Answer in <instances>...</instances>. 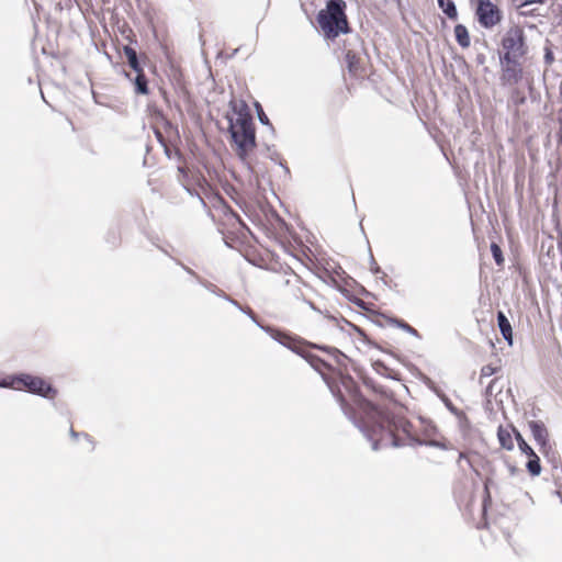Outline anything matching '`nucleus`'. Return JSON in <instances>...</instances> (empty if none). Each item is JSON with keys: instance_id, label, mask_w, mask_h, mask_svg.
I'll list each match as a JSON object with an SVG mask.
<instances>
[{"instance_id": "19", "label": "nucleus", "mask_w": 562, "mask_h": 562, "mask_svg": "<svg viewBox=\"0 0 562 562\" xmlns=\"http://www.w3.org/2000/svg\"><path fill=\"white\" fill-rule=\"evenodd\" d=\"M303 358L307 360V362L317 371H322V368L325 367V362L319 359L317 356L311 355L308 352H305L303 349V355H301Z\"/></svg>"}, {"instance_id": "5", "label": "nucleus", "mask_w": 562, "mask_h": 562, "mask_svg": "<svg viewBox=\"0 0 562 562\" xmlns=\"http://www.w3.org/2000/svg\"><path fill=\"white\" fill-rule=\"evenodd\" d=\"M123 53L127 59L128 66L135 72L134 78H132L130 74H126V77L134 83V91L137 94H148V80L144 74V69L140 65L136 50L133 47L125 45L123 47Z\"/></svg>"}, {"instance_id": "11", "label": "nucleus", "mask_w": 562, "mask_h": 562, "mask_svg": "<svg viewBox=\"0 0 562 562\" xmlns=\"http://www.w3.org/2000/svg\"><path fill=\"white\" fill-rule=\"evenodd\" d=\"M529 429L536 442L542 447L548 445V430L542 422L531 420L528 423Z\"/></svg>"}, {"instance_id": "1", "label": "nucleus", "mask_w": 562, "mask_h": 562, "mask_svg": "<svg viewBox=\"0 0 562 562\" xmlns=\"http://www.w3.org/2000/svg\"><path fill=\"white\" fill-rule=\"evenodd\" d=\"M361 417L358 427L372 442V449L391 445L400 448L404 446H427L446 450L447 446L438 440H422L412 432V424L404 417L393 416L380 409L368 401H362Z\"/></svg>"}, {"instance_id": "18", "label": "nucleus", "mask_w": 562, "mask_h": 562, "mask_svg": "<svg viewBox=\"0 0 562 562\" xmlns=\"http://www.w3.org/2000/svg\"><path fill=\"white\" fill-rule=\"evenodd\" d=\"M513 434L515 435L519 450L527 457L533 456V449L526 442L521 434L516 428H513Z\"/></svg>"}, {"instance_id": "34", "label": "nucleus", "mask_w": 562, "mask_h": 562, "mask_svg": "<svg viewBox=\"0 0 562 562\" xmlns=\"http://www.w3.org/2000/svg\"><path fill=\"white\" fill-rule=\"evenodd\" d=\"M465 458L464 453H460V459Z\"/></svg>"}, {"instance_id": "20", "label": "nucleus", "mask_w": 562, "mask_h": 562, "mask_svg": "<svg viewBox=\"0 0 562 562\" xmlns=\"http://www.w3.org/2000/svg\"><path fill=\"white\" fill-rule=\"evenodd\" d=\"M428 386L441 398V401L443 402V404L446 405V407L453 414H457V408L454 407V405L451 403V401L445 395L442 394L435 385L432 382L429 381L428 383Z\"/></svg>"}, {"instance_id": "30", "label": "nucleus", "mask_w": 562, "mask_h": 562, "mask_svg": "<svg viewBox=\"0 0 562 562\" xmlns=\"http://www.w3.org/2000/svg\"><path fill=\"white\" fill-rule=\"evenodd\" d=\"M374 369L379 372V368H384V364L380 361H376L374 364Z\"/></svg>"}, {"instance_id": "2", "label": "nucleus", "mask_w": 562, "mask_h": 562, "mask_svg": "<svg viewBox=\"0 0 562 562\" xmlns=\"http://www.w3.org/2000/svg\"><path fill=\"white\" fill-rule=\"evenodd\" d=\"M229 133L234 144L236 145V154L239 159L250 165L248 158L256 147V134L252 117L245 111L237 112L235 121H229Z\"/></svg>"}, {"instance_id": "29", "label": "nucleus", "mask_w": 562, "mask_h": 562, "mask_svg": "<svg viewBox=\"0 0 562 562\" xmlns=\"http://www.w3.org/2000/svg\"><path fill=\"white\" fill-rule=\"evenodd\" d=\"M371 262H372V265H374V268H372L373 272L374 273L380 272V268L375 265V261H374L373 257H371Z\"/></svg>"}, {"instance_id": "25", "label": "nucleus", "mask_w": 562, "mask_h": 562, "mask_svg": "<svg viewBox=\"0 0 562 562\" xmlns=\"http://www.w3.org/2000/svg\"><path fill=\"white\" fill-rule=\"evenodd\" d=\"M355 58L356 56L352 55L350 52L347 53L346 55V59H347V63H348V67H349V70L350 71H353V68H355Z\"/></svg>"}, {"instance_id": "22", "label": "nucleus", "mask_w": 562, "mask_h": 562, "mask_svg": "<svg viewBox=\"0 0 562 562\" xmlns=\"http://www.w3.org/2000/svg\"><path fill=\"white\" fill-rule=\"evenodd\" d=\"M491 251H492V255H493V258H494L495 262L498 266L503 265L504 257H503V252H502L501 247L497 244L493 243L491 245Z\"/></svg>"}, {"instance_id": "24", "label": "nucleus", "mask_w": 562, "mask_h": 562, "mask_svg": "<svg viewBox=\"0 0 562 562\" xmlns=\"http://www.w3.org/2000/svg\"><path fill=\"white\" fill-rule=\"evenodd\" d=\"M16 386L15 378H12L10 381L7 379L0 381V387H12L16 390Z\"/></svg>"}, {"instance_id": "26", "label": "nucleus", "mask_w": 562, "mask_h": 562, "mask_svg": "<svg viewBox=\"0 0 562 562\" xmlns=\"http://www.w3.org/2000/svg\"><path fill=\"white\" fill-rule=\"evenodd\" d=\"M258 119L262 124H269V119L261 109L258 112Z\"/></svg>"}, {"instance_id": "6", "label": "nucleus", "mask_w": 562, "mask_h": 562, "mask_svg": "<svg viewBox=\"0 0 562 562\" xmlns=\"http://www.w3.org/2000/svg\"><path fill=\"white\" fill-rule=\"evenodd\" d=\"M15 382L18 384L16 390H26L46 398H53L56 395V390L40 376L20 374L15 376Z\"/></svg>"}, {"instance_id": "8", "label": "nucleus", "mask_w": 562, "mask_h": 562, "mask_svg": "<svg viewBox=\"0 0 562 562\" xmlns=\"http://www.w3.org/2000/svg\"><path fill=\"white\" fill-rule=\"evenodd\" d=\"M256 325L260 327L262 330H265L267 334H269L270 337L278 341L280 345L286 347L288 349L292 350L297 355H303V348L297 345L299 341L292 336L278 329H274L270 326H263L259 322Z\"/></svg>"}, {"instance_id": "16", "label": "nucleus", "mask_w": 562, "mask_h": 562, "mask_svg": "<svg viewBox=\"0 0 562 562\" xmlns=\"http://www.w3.org/2000/svg\"><path fill=\"white\" fill-rule=\"evenodd\" d=\"M438 7L442 10V12L450 19H458V10L456 3L452 0H437Z\"/></svg>"}, {"instance_id": "17", "label": "nucleus", "mask_w": 562, "mask_h": 562, "mask_svg": "<svg viewBox=\"0 0 562 562\" xmlns=\"http://www.w3.org/2000/svg\"><path fill=\"white\" fill-rule=\"evenodd\" d=\"M526 468H527L528 472L532 476L540 475L542 468H541V464H540V459L536 454V452L533 453V456H529L528 457V461L526 463Z\"/></svg>"}, {"instance_id": "9", "label": "nucleus", "mask_w": 562, "mask_h": 562, "mask_svg": "<svg viewBox=\"0 0 562 562\" xmlns=\"http://www.w3.org/2000/svg\"><path fill=\"white\" fill-rule=\"evenodd\" d=\"M256 325L260 327L262 330H265L267 334H269L270 337L278 341L280 345L286 347L288 349L292 350L297 355H303V348L297 345L299 341L292 336L278 329H274L270 326H263L259 322Z\"/></svg>"}, {"instance_id": "31", "label": "nucleus", "mask_w": 562, "mask_h": 562, "mask_svg": "<svg viewBox=\"0 0 562 562\" xmlns=\"http://www.w3.org/2000/svg\"><path fill=\"white\" fill-rule=\"evenodd\" d=\"M70 436L71 438L77 439L79 437V434L76 432L72 428H70Z\"/></svg>"}, {"instance_id": "10", "label": "nucleus", "mask_w": 562, "mask_h": 562, "mask_svg": "<svg viewBox=\"0 0 562 562\" xmlns=\"http://www.w3.org/2000/svg\"><path fill=\"white\" fill-rule=\"evenodd\" d=\"M177 265H179L188 274H190L192 278H194V280L201 285L203 286L205 290H207L209 292H211L212 294L223 299V300H229V295H227L222 289H220L217 285H215L214 283L201 278L195 271H193L191 268H189L188 266L183 265L182 262H180L179 260H176Z\"/></svg>"}, {"instance_id": "3", "label": "nucleus", "mask_w": 562, "mask_h": 562, "mask_svg": "<svg viewBox=\"0 0 562 562\" xmlns=\"http://www.w3.org/2000/svg\"><path fill=\"white\" fill-rule=\"evenodd\" d=\"M345 10L346 2L344 0H328L326 8L318 12L317 22L327 38L334 40L340 34L349 32Z\"/></svg>"}, {"instance_id": "27", "label": "nucleus", "mask_w": 562, "mask_h": 562, "mask_svg": "<svg viewBox=\"0 0 562 562\" xmlns=\"http://www.w3.org/2000/svg\"><path fill=\"white\" fill-rule=\"evenodd\" d=\"M494 373V369L491 366H485L482 368V375L490 376Z\"/></svg>"}, {"instance_id": "15", "label": "nucleus", "mask_w": 562, "mask_h": 562, "mask_svg": "<svg viewBox=\"0 0 562 562\" xmlns=\"http://www.w3.org/2000/svg\"><path fill=\"white\" fill-rule=\"evenodd\" d=\"M456 41L462 48H468L471 44L470 34L468 29L463 24H457L454 26Z\"/></svg>"}, {"instance_id": "14", "label": "nucleus", "mask_w": 562, "mask_h": 562, "mask_svg": "<svg viewBox=\"0 0 562 562\" xmlns=\"http://www.w3.org/2000/svg\"><path fill=\"white\" fill-rule=\"evenodd\" d=\"M497 438L502 448L508 451L514 449L513 435L508 428L499 426L497 429Z\"/></svg>"}, {"instance_id": "21", "label": "nucleus", "mask_w": 562, "mask_h": 562, "mask_svg": "<svg viewBox=\"0 0 562 562\" xmlns=\"http://www.w3.org/2000/svg\"><path fill=\"white\" fill-rule=\"evenodd\" d=\"M226 301L245 313L255 324H258L257 316L250 307H243L236 300L232 299L231 296L229 300Z\"/></svg>"}, {"instance_id": "28", "label": "nucleus", "mask_w": 562, "mask_h": 562, "mask_svg": "<svg viewBox=\"0 0 562 562\" xmlns=\"http://www.w3.org/2000/svg\"><path fill=\"white\" fill-rule=\"evenodd\" d=\"M508 470L510 475H516V473L519 471L515 465L508 464Z\"/></svg>"}, {"instance_id": "32", "label": "nucleus", "mask_w": 562, "mask_h": 562, "mask_svg": "<svg viewBox=\"0 0 562 562\" xmlns=\"http://www.w3.org/2000/svg\"><path fill=\"white\" fill-rule=\"evenodd\" d=\"M488 485H490V480L485 482V492H486V497L487 498H490Z\"/></svg>"}, {"instance_id": "12", "label": "nucleus", "mask_w": 562, "mask_h": 562, "mask_svg": "<svg viewBox=\"0 0 562 562\" xmlns=\"http://www.w3.org/2000/svg\"><path fill=\"white\" fill-rule=\"evenodd\" d=\"M522 76V69L520 68L519 60L517 64H506L503 66L502 80L506 83H517Z\"/></svg>"}, {"instance_id": "7", "label": "nucleus", "mask_w": 562, "mask_h": 562, "mask_svg": "<svg viewBox=\"0 0 562 562\" xmlns=\"http://www.w3.org/2000/svg\"><path fill=\"white\" fill-rule=\"evenodd\" d=\"M475 15L481 26L485 29L494 27L503 19L502 11L491 0H477Z\"/></svg>"}, {"instance_id": "33", "label": "nucleus", "mask_w": 562, "mask_h": 562, "mask_svg": "<svg viewBox=\"0 0 562 562\" xmlns=\"http://www.w3.org/2000/svg\"><path fill=\"white\" fill-rule=\"evenodd\" d=\"M526 496H528V497H529V499L531 501V503H532V504L535 503V502H533V498L531 497V495L529 494V492H526Z\"/></svg>"}, {"instance_id": "23", "label": "nucleus", "mask_w": 562, "mask_h": 562, "mask_svg": "<svg viewBox=\"0 0 562 562\" xmlns=\"http://www.w3.org/2000/svg\"><path fill=\"white\" fill-rule=\"evenodd\" d=\"M398 327H401L403 330L409 333L411 335L418 336V331L412 327L409 324L401 321L398 322Z\"/></svg>"}, {"instance_id": "13", "label": "nucleus", "mask_w": 562, "mask_h": 562, "mask_svg": "<svg viewBox=\"0 0 562 562\" xmlns=\"http://www.w3.org/2000/svg\"><path fill=\"white\" fill-rule=\"evenodd\" d=\"M497 325L499 328V331L504 339L508 342V345H513V329L512 325L506 317V315L503 312L497 313Z\"/></svg>"}, {"instance_id": "4", "label": "nucleus", "mask_w": 562, "mask_h": 562, "mask_svg": "<svg viewBox=\"0 0 562 562\" xmlns=\"http://www.w3.org/2000/svg\"><path fill=\"white\" fill-rule=\"evenodd\" d=\"M504 54L499 59L502 64H517L526 54L525 34L519 26H512L502 38Z\"/></svg>"}]
</instances>
